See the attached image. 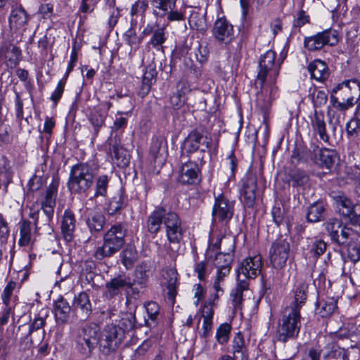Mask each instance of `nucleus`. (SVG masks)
I'll list each match as a JSON object with an SVG mask.
<instances>
[{
	"label": "nucleus",
	"instance_id": "f257e3e1",
	"mask_svg": "<svg viewBox=\"0 0 360 360\" xmlns=\"http://www.w3.org/2000/svg\"><path fill=\"white\" fill-rule=\"evenodd\" d=\"M276 54L272 50L261 56L259 61L256 85L260 86L257 93V105L262 110H266L272 101L278 96V88L275 85L279 74L281 62L276 61Z\"/></svg>",
	"mask_w": 360,
	"mask_h": 360
},
{
	"label": "nucleus",
	"instance_id": "f03ea898",
	"mask_svg": "<svg viewBox=\"0 0 360 360\" xmlns=\"http://www.w3.org/2000/svg\"><path fill=\"white\" fill-rule=\"evenodd\" d=\"M135 316L126 314L117 323L107 325L100 338L101 351L104 354L115 352L123 342L127 332L134 328Z\"/></svg>",
	"mask_w": 360,
	"mask_h": 360
},
{
	"label": "nucleus",
	"instance_id": "7ed1b4c3",
	"mask_svg": "<svg viewBox=\"0 0 360 360\" xmlns=\"http://www.w3.org/2000/svg\"><path fill=\"white\" fill-rule=\"evenodd\" d=\"M96 169L88 162L73 165L70 172L68 188L73 193H86L93 186Z\"/></svg>",
	"mask_w": 360,
	"mask_h": 360
},
{
	"label": "nucleus",
	"instance_id": "20e7f679",
	"mask_svg": "<svg viewBox=\"0 0 360 360\" xmlns=\"http://www.w3.org/2000/svg\"><path fill=\"white\" fill-rule=\"evenodd\" d=\"M125 230L120 224H115L103 236V244L94 252L96 259L101 260L118 252L124 244Z\"/></svg>",
	"mask_w": 360,
	"mask_h": 360
},
{
	"label": "nucleus",
	"instance_id": "39448f33",
	"mask_svg": "<svg viewBox=\"0 0 360 360\" xmlns=\"http://www.w3.org/2000/svg\"><path fill=\"white\" fill-rule=\"evenodd\" d=\"M218 145L212 143L211 137L204 136L202 133L198 130L191 131L185 139L183 146V155L189 157L193 153L199 152L200 157L199 159L202 162L205 152L209 150L210 154H217Z\"/></svg>",
	"mask_w": 360,
	"mask_h": 360
},
{
	"label": "nucleus",
	"instance_id": "423d86ee",
	"mask_svg": "<svg viewBox=\"0 0 360 360\" xmlns=\"http://www.w3.org/2000/svg\"><path fill=\"white\" fill-rule=\"evenodd\" d=\"M300 311L285 307L277 326L278 340L285 342L290 339L295 338L300 333Z\"/></svg>",
	"mask_w": 360,
	"mask_h": 360
},
{
	"label": "nucleus",
	"instance_id": "0eeeda50",
	"mask_svg": "<svg viewBox=\"0 0 360 360\" xmlns=\"http://www.w3.org/2000/svg\"><path fill=\"white\" fill-rule=\"evenodd\" d=\"M163 224L169 242L168 249L172 254L176 253L180 248L184 235L181 219L175 212L165 209Z\"/></svg>",
	"mask_w": 360,
	"mask_h": 360
},
{
	"label": "nucleus",
	"instance_id": "6e6552de",
	"mask_svg": "<svg viewBox=\"0 0 360 360\" xmlns=\"http://www.w3.org/2000/svg\"><path fill=\"white\" fill-rule=\"evenodd\" d=\"M340 91L342 95V101H340L338 98L331 96L330 103L333 108L345 111L355 103V97L354 94L360 92V82L357 79H347L338 84L333 90V93L337 94Z\"/></svg>",
	"mask_w": 360,
	"mask_h": 360
},
{
	"label": "nucleus",
	"instance_id": "1a4fd4ad",
	"mask_svg": "<svg viewBox=\"0 0 360 360\" xmlns=\"http://www.w3.org/2000/svg\"><path fill=\"white\" fill-rule=\"evenodd\" d=\"M56 191L49 188L46 191L44 200L41 202V212L37 207H32L29 216L34 221L36 227L49 225L53 219L56 204Z\"/></svg>",
	"mask_w": 360,
	"mask_h": 360
},
{
	"label": "nucleus",
	"instance_id": "9d476101",
	"mask_svg": "<svg viewBox=\"0 0 360 360\" xmlns=\"http://www.w3.org/2000/svg\"><path fill=\"white\" fill-rule=\"evenodd\" d=\"M262 257L259 255L243 259L237 269V281L242 283L243 288H248L249 279L255 278L261 272Z\"/></svg>",
	"mask_w": 360,
	"mask_h": 360
},
{
	"label": "nucleus",
	"instance_id": "9b49d317",
	"mask_svg": "<svg viewBox=\"0 0 360 360\" xmlns=\"http://www.w3.org/2000/svg\"><path fill=\"white\" fill-rule=\"evenodd\" d=\"M340 41L338 31L334 29H326L322 32L304 38V46L309 51H317L324 46H333Z\"/></svg>",
	"mask_w": 360,
	"mask_h": 360
},
{
	"label": "nucleus",
	"instance_id": "f8f14e48",
	"mask_svg": "<svg viewBox=\"0 0 360 360\" xmlns=\"http://www.w3.org/2000/svg\"><path fill=\"white\" fill-rule=\"evenodd\" d=\"M98 343V333L96 326H84L77 333L76 347L85 356H89Z\"/></svg>",
	"mask_w": 360,
	"mask_h": 360
},
{
	"label": "nucleus",
	"instance_id": "ddd939ff",
	"mask_svg": "<svg viewBox=\"0 0 360 360\" xmlns=\"http://www.w3.org/2000/svg\"><path fill=\"white\" fill-rule=\"evenodd\" d=\"M233 201L230 200L223 194H220L215 198L212 215L216 220L228 222L233 217Z\"/></svg>",
	"mask_w": 360,
	"mask_h": 360
},
{
	"label": "nucleus",
	"instance_id": "4468645a",
	"mask_svg": "<svg viewBox=\"0 0 360 360\" xmlns=\"http://www.w3.org/2000/svg\"><path fill=\"white\" fill-rule=\"evenodd\" d=\"M290 245L283 239L276 240L269 250L270 261L275 269H282L285 266L289 256Z\"/></svg>",
	"mask_w": 360,
	"mask_h": 360
},
{
	"label": "nucleus",
	"instance_id": "2eb2a0df",
	"mask_svg": "<svg viewBox=\"0 0 360 360\" xmlns=\"http://www.w3.org/2000/svg\"><path fill=\"white\" fill-rule=\"evenodd\" d=\"M179 183L184 185H195L201 181V169L194 161H188L181 166L178 176Z\"/></svg>",
	"mask_w": 360,
	"mask_h": 360
},
{
	"label": "nucleus",
	"instance_id": "dca6fc26",
	"mask_svg": "<svg viewBox=\"0 0 360 360\" xmlns=\"http://www.w3.org/2000/svg\"><path fill=\"white\" fill-rule=\"evenodd\" d=\"M325 225L333 241L339 245H344L348 242V236L353 231L352 229L342 225L341 221L336 219H329Z\"/></svg>",
	"mask_w": 360,
	"mask_h": 360
},
{
	"label": "nucleus",
	"instance_id": "f3484780",
	"mask_svg": "<svg viewBox=\"0 0 360 360\" xmlns=\"http://www.w3.org/2000/svg\"><path fill=\"white\" fill-rule=\"evenodd\" d=\"M257 178L253 174H248L243 180L240 198L248 207H252L256 199Z\"/></svg>",
	"mask_w": 360,
	"mask_h": 360
},
{
	"label": "nucleus",
	"instance_id": "a211bd4d",
	"mask_svg": "<svg viewBox=\"0 0 360 360\" xmlns=\"http://www.w3.org/2000/svg\"><path fill=\"white\" fill-rule=\"evenodd\" d=\"M309 157L311 161L321 167L330 169L335 163V153L334 150L321 149L318 146L314 145L312 150H309Z\"/></svg>",
	"mask_w": 360,
	"mask_h": 360
},
{
	"label": "nucleus",
	"instance_id": "6ab92c4d",
	"mask_svg": "<svg viewBox=\"0 0 360 360\" xmlns=\"http://www.w3.org/2000/svg\"><path fill=\"white\" fill-rule=\"evenodd\" d=\"M212 32L217 41L224 44L230 43L234 37L233 27L224 18L216 20Z\"/></svg>",
	"mask_w": 360,
	"mask_h": 360
},
{
	"label": "nucleus",
	"instance_id": "aec40b11",
	"mask_svg": "<svg viewBox=\"0 0 360 360\" xmlns=\"http://www.w3.org/2000/svg\"><path fill=\"white\" fill-rule=\"evenodd\" d=\"M308 284L303 281H297L291 292V302L286 307L288 309H297L300 311L302 307L305 304L307 299Z\"/></svg>",
	"mask_w": 360,
	"mask_h": 360
},
{
	"label": "nucleus",
	"instance_id": "412c9836",
	"mask_svg": "<svg viewBox=\"0 0 360 360\" xmlns=\"http://www.w3.org/2000/svg\"><path fill=\"white\" fill-rule=\"evenodd\" d=\"M72 309L82 319H87L91 313L92 307L88 294L81 292L73 300Z\"/></svg>",
	"mask_w": 360,
	"mask_h": 360
},
{
	"label": "nucleus",
	"instance_id": "4be33fe9",
	"mask_svg": "<svg viewBox=\"0 0 360 360\" xmlns=\"http://www.w3.org/2000/svg\"><path fill=\"white\" fill-rule=\"evenodd\" d=\"M131 286V280L125 274L117 275L105 283V288L111 297L119 295L122 290H127Z\"/></svg>",
	"mask_w": 360,
	"mask_h": 360
},
{
	"label": "nucleus",
	"instance_id": "5701e85b",
	"mask_svg": "<svg viewBox=\"0 0 360 360\" xmlns=\"http://www.w3.org/2000/svg\"><path fill=\"white\" fill-rule=\"evenodd\" d=\"M219 243H223L224 245H227V247L223 248V251H214L212 257L208 261H212L214 265L217 267H221V266L225 265V259L228 255H233L232 253L235 249V242L233 238H224L220 240Z\"/></svg>",
	"mask_w": 360,
	"mask_h": 360
},
{
	"label": "nucleus",
	"instance_id": "b1692460",
	"mask_svg": "<svg viewBox=\"0 0 360 360\" xmlns=\"http://www.w3.org/2000/svg\"><path fill=\"white\" fill-rule=\"evenodd\" d=\"M311 125L314 134H318L320 139L325 143L329 142V136L326 131V124L323 111L314 110L311 117Z\"/></svg>",
	"mask_w": 360,
	"mask_h": 360
},
{
	"label": "nucleus",
	"instance_id": "393cba45",
	"mask_svg": "<svg viewBox=\"0 0 360 360\" xmlns=\"http://www.w3.org/2000/svg\"><path fill=\"white\" fill-rule=\"evenodd\" d=\"M20 49L13 45H4L0 49V57L5 61L9 68H15L20 61Z\"/></svg>",
	"mask_w": 360,
	"mask_h": 360
},
{
	"label": "nucleus",
	"instance_id": "a878e982",
	"mask_svg": "<svg viewBox=\"0 0 360 360\" xmlns=\"http://www.w3.org/2000/svg\"><path fill=\"white\" fill-rule=\"evenodd\" d=\"M307 70L311 75V78L322 82L329 77V70L327 64L321 60H314L311 62Z\"/></svg>",
	"mask_w": 360,
	"mask_h": 360
},
{
	"label": "nucleus",
	"instance_id": "bb28decb",
	"mask_svg": "<svg viewBox=\"0 0 360 360\" xmlns=\"http://www.w3.org/2000/svg\"><path fill=\"white\" fill-rule=\"evenodd\" d=\"M29 20V15L22 6L12 9L8 22L11 30H18L25 26Z\"/></svg>",
	"mask_w": 360,
	"mask_h": 360
},
{
	"label": "nucleus",
	"instance_id": "cd10ccee",
	"mask_svg": "<svg viewBox=\"0 0 360 360\" xmlns=\"http://www.w3.org/2000/svg\"><path fill=\"white\" fill-rule=\"evenodd\" d=\"M76 219L75 214L70 210L64 212L61 221V231L65 240L71 241L75 230Z\"/></svg>",
	"mask_w": 360,
	"mask_h": 360
},
{
	"label": "nucleus",
	"instance_id": "c85d7f7f",
	"mask_svg": "<svg viewBox=\"0 0 360 360\" xmlns=\"http://www.w3.org/2000/svg\"><path fill=\"white\" fill-rule=\"evenodd\" d=\"M164 214L165 208L158 207L148 217L146 226L150 233L156 234L160 230L163 224Z\"/></svg>",
	"mask_w": 360,
	"mask_h": 360
},
{
	"label": "nucleus",
	"instance_id": "c756f323",
	"mask_svg": "<svg viewBox=\"0 0 360 360\" xmlns=\"http://www.w3.org/2000/svg\"><path fill=\"white\" fill-rule=\"evenodd\" d=\"M200 318L198 321V326L200 324V319H203L202 322V333L201 335L202 337L206 338L208 336L210 332L212 330V319L214 315V310L212 304H205L201 308L200 312L198 314Z\"/></svg>",
	"mask_w": 360,
	"mask_h": 360
},
{
	"label": "nucleus",
	"instance_id": "7c9ffc66",
	"mask_svg": "<svg viewBox=\"0 0 360 360\" xmlns=\"http://www.w3.org/2000/svg\"><path fill=\"white\" fill-rule=\"evenodd\" d=\"M105 11L107 13V29L111 32L121 17V10L115 6L116 0H105Z\"/></svg>",
	"mask_w": 360,
	"mask_h": 360
},
{
	"label": "nucleus",
	"instance_id": "2f4dec72",
	"mask_svg": "<svg viewBox=\"0 0 360 360\" xmlns=\"http://www.w3.org/2000/svg\"><path fill=\"white\" fill-rule=\"evenodd\" d=\"M232 352L235 360H248V349L245 344V340L241 333H238L232 341Z\"/></svg>",
	"mask_w": 360,
	"mask_h": 360
},
{
	"label": "nucleus",
	"instance_id": "473e14b6",
	"mask_svg": "<svg viewBox=\"0 0 360 360\" xmlns=\"http://www.w3.org/2000/svg\"><path fill=\"white\" fill-rule=\"evenodd\" d=\"M53 310L56 319L62 323L67 322L71 311L69 303L62 297L54 302Z\"/></svg>",
	"mask_w": 360,
	"mask_h": 360
},
{
	"label": "nucleus",
	"instance_id": "72a5a7b5",
	"mask_svg": "<svg viewBox=\"0 0 360 360\" xmlns=\"http://www.w3.org/2000/svg\"><path fill=\"white\" fill-rule=\"evenodd\" d=\"M347 246L348 255L354 262L360 260V235L352 231L348 236V242L345 243Z\"/></svg>",
	"mask_w": 360,
	"mask_h": 360
},
{
	"label": "nucleus",
	"instance_id": "f704fd0d",
	"mask_svg": "<svg viewBox=\"0 0 360 360\" xmlns=\"http://www.w3.org/2000/svg\"><path fill=\"white\" fill-rule=\"evenodd\" d=\"M176 0H153L151 6L153 14L158 18H165L168 12L176 8Z\"/></svg>",
	"mask_w": 360,
	"mask_h": 360
},
{
	"label": "nucleus",
	"instance_id": "c9c22d12",
	"mask_svg": "<svg viewBox=\"0 0 360 360\" xmlns=\"http://www.w3.org/2000/svg\"><path fill=\"white\" fill-rule=\"evenodd\" d=\"M20 238L18 243L20 246L27 247L33 243V236L32 233L31 223L27 220H22L19 224Z\"/></svg>",
	"mask_w": 360,
	"mask_h": 360
},
{
	"label": "nucleus",
	"instance_id": "e433bc0d",
	"mask_svg": "<svg viewBox=\"0 0 360 360\" xmlns=\"http://www.w3.org/2000/svg\"><path fill=\"white\" fill-rule=\"evenodd\" d=\"M334 199L339 212L345 217H351L354 205L352 201L344 194L338 195Z\"/></svg>",
	"mask_w": 360,
	"mask_h": 360
},
{
	"label": "nucleus",
	"instance_id": "4c0bfd02",
	"mask_svg": "<svg viewBox=\"0 0 360 360\" xmlns=\"http://www.w3.org/2000/svg\"><path fill=\"white\" fill-rule=\"evenodd\" d=\"M188 23L192 29L204 32L207 30L205 15L198 11H193L188 18Z\"/></svg>",
	"mask_w": 360,
	"mask_h": 360
},
{
	"label": "nucleus",
	"instance_id": "58836bf2",
	"mask_svg": "<svg viewBox=\"0 0 360 360\" xmlns=\"http://www.w3.org/2000/svg\"><path fill=\"white\" fill-rule=\"evenodd\" d=\"M86 224L91 232L100 231L103 228L105 217L101 212H91L89 214Z\"/></svg>",
	"mask_w": 360,
	"mask_h": 360
},
{
	"label": "nucleus",
	"instance_id": "ea45409f",
	"mask_svg": "<svg viewBox=\"0 0 360 360\" xmlns=\"http://www.w3.org/2000/svg\"><path fill=\"white\" fill-rule=\"evenodd\" d=\"M248 288H243L242 283L237 281L236 287L231 292L230 297L231 304L235 312L241 311L243 304V292L248 290Z\"/></svg>",
	"mask_w": 360,
	"mask_h": 360
},
{
	"label": "nucleus",
	"instance_id": "a19ab883",
	"mask_svg": "<svg viewBox=\"0 0 360 360\" xmlns=\"http://www.w3.org/2000/svg\"><path fill=\"white\" fill-rule=\"evenodd\" d=\"M162 276L165 280V284L167 285L169 292L172 293L178 284V273L174 268L166 269L162 272Z\"/></svg>",
	"mask_w": 360,
	"mask_h": 360
},
{
	"label": "nucleus",
	"instance_id": "79ce46f5",
	"mask_svg": "<svg viewBox=\"0 0 360 360\" xmlns=\"http://www.w3.org/2000/svg\"><path fill=\"white\" fill-rule=\"evenodd\" d=\"M137 258V251L134 246H127L122 252V263L127 269L131 268Z\"/></svg>",
	"mask_w": 360,
	"mask_h": 360
},
{
	"label": "nucleus",
	"instance_id": "37998d69",
	"mask_svg": "<svg viewBox=\"0 0 360 360\" xmlns=\"http://www.w3.org/2000/svg\"><path fill=\"white\" fill-rule=\"evenodd\" d=\"M308 250L315 258H317L325 252L326 244L321 239L312 238L309 242Z\"/></svg>",
	"mask_w": 360,
	"mask_h": 360
},
{
	"label": "nucleus",
	"instance_id": "c03bdc74",
	"mask_svg": "<svg viewBox=\"0 0 360 360\" xmlns=\"http://www.w3.org/2000/svg\"><path fill=\"white\" fill-rule=\"evenodd\" d=\"M321 305L320 314L323 317L330 316L337 308V300L333 297H327L326 300L320 301Z\"/></svg>",
	"mask_w": 360,
	"mask_h": 360
},
{
	"label": "nucleus",
	"instance_id": "a18cd8bd",
	"mask_svg": "<svg viewBox=\"0 0 360 360\" xmlns=\"http://www.w3.org/2000/svg\"><path fill=\"white\" fill-rule=\"evenodd\" d=\"M156 70L154 68H147L143 76L142 91L146 94L149 92L152 84L155 81Z\"/></svg>",
	"mask_w": 360,
	"mask_h": 360
},
{
	"label": "nucleus",
	"instance_id": "49530a36",
	"mask_svg": "<svg viewBox=\"0 0 360 360\" xmlns=\"http://www.w3.org/2000/svg\"><path fill=\"white\" fill-rule=\"evenodd\" d=\"M324 207L321 203H314L311 205L307 211V219L310 222H316L321 220Z\"/></svg>",
	"mask_w": 360,
	"mask_h": 360
},
{
	"label": "nucleus",
	"instance_id": "de8ad7c7",
	"mask_svg": "<svg viewBox=\"0 0 360 360\" xmlns=\"http://www.w3.org/2000/svg\"><path fill=\"white\" fill-rule=\"evenodd\" d=\"M126 206V199L122 193L115 195L110 202L108 212L114 214Z\"/></svg>",
	"mask_w": 360,
	"mask_h": 360
},
{
	"label": "nucleus",
	"instance_id": "09e8293b",
	"mask_svg": "<svg viewBox=\"0 0 360 360\" xmlns=\"http://www.w3.org/2000/svg\"><path fill=\"white\" fill-rule=\"evenodd\" d=\"M109 181L110 178L105 174L101 175L97 178L96 181L94 197H104L107 195Z\"/></svg>",
	"mask_w": 360,
	"mask_h": 360
},
{
	"label": "nucleus",
	"instance_id": "8fccbe9b",
	"mask_svg": "<svg viewBox=\"0 0 360 360\" xmlns=\"http://www.w3.org/2000/svg\"><path fill=\"white\" fill-rule=\"evenodd\" d=\"M167 148L166 141L162 138H155L152 141V143L150 148V153L153 158L155 160L159 155L165 153Z\"/></svg>",
	"mask_w": 360,
	"mask_h": 360
},
{
	"label": "nucleus",
	"instance_id": "3c124183",
	"mask_svg": "<svg viewBox=\"0 0 360 360\" xmlns=\"http://www.w3.org/2000/svg\"><path fill=\"white\" fill-rule=\"evenodd\" d=\"M347 0H323V5L330 12H345Z\"/></svg>",
	"mask_w": 360,
	"mask_h": 360
},
{
	"label": "nucleus",
	"instance_id": "603ef678",
	"mask_svg": "<svg viewBox=\"0 0 360 360\" xmlns=\"http://www.w3.org/2000/svg\"><path fill=\"white\" fill-rule=\"evenodd\" d=\"M166 39L165 28L160 27L153 32L148 45H151L153 48L158 49L165 42Z\"/></svg>",
	"mask_w": 360,
	"mask_h": 360
},
{
	"label": "nucleus",
	"instance_id": "864d4df0",
	"mask_svg": "<svg viewBox=\"0 0 360 360\" xmlns=\"http://www.w3.org/2000/svg\"><path fill=\"white\" fill-rule=\"evenodd\" d=\"M110 150L112 154H113L115 159L119 160L121 159V162L120 164H122V166H125L128 165L129 163V159L127 157V153L123 149L122 146H121L120 144H112L110 143Z\"/></svg>",
	"mask_w": 360,
	"mask_h": 360
},
{
	"label": "nucleus",
	"instance_id": "5fc2aeb1",
	"mask_svg": "<svg viewBox=\"0 0 360 360\" xmlns=\"http://www.w3.org/2000/svg\"><path fill=\"white\" fill-rule=\"evenodd\" d=\"M124 39L131 49L136 50L139 49L142 41V38L137 36L134 29H129L124 34Z\"/></svg>",
	"mask_w": 360,
	"mask_h": 360
},
{
	"label": "nucleus",
	"instance_id": "6e6d98bb",
	"mask_svg": "<svg viewBox=\"0 0 360 360\" xmlns=\"http://www.w3.org/2000/svg\"><path fill=\"white\" fill-rule=\"evenodd\" d=\"M231 330V325L226 323L221 324L218 327L216 333V338L219 344H224L229 340Z\"/></svg>",
	"mask_w": 360,
	"mask_h": 360
},
{
	"label": "nucleus",
	"instance_id": "4d7b16f0",
	"mask_svg": "<svg viewBox=\"0 0 360 360\" xmlns=\"http://www.w3.org/2000/svg\"><path fill=\"white\" fill-rule=\"evenodd\" d=\"M228 238H231V236H228ZM224 238H227L226 236H222L221 238H217L215 241H214V239H212V241L210 242L208 248L206 251V257L210 259L212 256L213 253H214V251H223L224 247H227V245H224L223 243H219L220 240H222Z\"/></svg>",
	"mask_w": 360,
	"mask_h": 360
},
{
	"label": "nucleus",
	"instance_id": "13d9d810",
	"mask_svg": "<svg viewBox=\"0 0 360 360\" xmlns=\"http://www.w3.org/2000/svg\"><path fill=\"white\" fill-rule=\"evenodd\" d=\"M346 131L349 139L356 138L360 133V121L358 119H351L346 124Z\"/></svg>",
	"mask_w": 360,
	"mask_h": 360
},
{
	"label": "nucleus",
	"instance_id": "bf43d9fd",
	"mask_svg": "<svg viewBox=\"0 0 360 360\" xmlns=\"http://www.w3.org/2000/svg\"><path fill=\"white\" fill-rule=\"evenodd\" d=\"M233 261V255H228L226 259H225V265L221 266L217 268L216 280L224 282V279L227 276L231 270V264Z\"/></svg>",
	"mask_w": 360,
	"mask_h": 360
},
{
	"label": "nucleus",
	"instance_id": "052dcab7",
	"mask_svg": "<svg viewBox=\"0 0 360 360\" xmlns=\"http://www.w3.org/2000/svg\"><path fill=\"white\" fill-rule=\"evenodd\" d=\"M124 115L127 116H129L130 112H117V113L115 115L112 127L113 130H123L127 127L128 120L127 118L124 116Z\"/></svg>",
	"mask_w": 360,
	"mask_h": 360
},
{
	"label": "nucleus",
	"instance_id": "680f3d73",
	"mask_svg": "<svg viewBox=\"0 0 360 360\" xmlns=\"http://www.w3.org/2000/svg\"><path fill=\"white\" fill-rule=\"evenodd\" d=\"M148 8V0H137L134 4H132L131 8V15H140L141 16H144L145 12Z\"/></svg>",
	"mask_w": 360,
	"mask_h": 360
},
{
	"label": "nucleus",
	"instance_id": "e2e57ef3",
	"mask_svg": "<svg viewBox=\"0 0 360 360\" xmlns=\"http://www.w3.org/2000/svg\"><path fill=\"white\" fill-rule=\"evenodd\" d=\"M185 91L183 89L178 90L170 97V103L174 109L181 108L186 101Z\"/></svg>",
	"mask_w": 360,
	"mask_h": 360
},
{
	"label": "nucleus",
	"instance_id": "0e129e2a",
	"mask_svg": "<svg viewBox=\"0 0 360 360\" xmlns=\"http://www.w3.org/2000/svg\"><path fill=\"white\" fill-rule=\"evenodd\" d=\"M148 279L147 269L146 266H138L135 271L134 283H137L141 288H143Z\"/></svg>",
	"mask_w": 360,
	"mask_h": 360
},
{
	"label": "nucleus",
	"instance_id": "69168bd1",
	"mask_svg": "<svg viewBox=\"0 0 360 360\" xmlns=\"http://www.w3.org/2000/svg\"><path fill=\"white\" fill-rule=\"evenodd\" d=\"M168 22L182 21L185 20V8H181L179 9H171L166 15Z\"/></svg>",
	"mask_w": 360,
	"mask_h": 360
},
{
	"label": "nucleus",
	"instance_id": "338daca9",
	"mask_svg": "<svg viewBox=\"0 0 360 360\" xmlns=\"http://www.w3.org/2000/svg\"><path fill=\"white\" fill-rule=\"evenodd\" d=\"M327 94L322 90H316L312 94V102L315 108L321 107L326 103Z\"/></svg>",
	"mask_w": 360,
	"mask_h": 360
},
{
	"label": "nucleus",
	"instance_id": "774afa93",
	"mask_svg": "<svg viewBox=\"0 0 360 360\" xmlns=\"http://www.w3.org/2000/svg\"><path fill=\"white\" fill-rule=\"evenodd\" d=\"M148 318L153 323L155 322L159 315V306L155 302H149L145 304Z\"/></svg>",
	"mask_w": 360,
	"mask_h": 360
}]
</instances>
